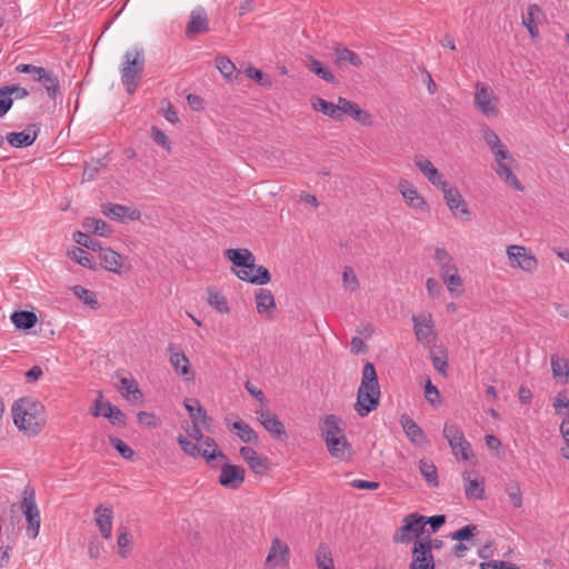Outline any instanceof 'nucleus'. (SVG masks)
<instances>
[{
  "label": "nucleus",
  "mask_w": 569,
  "mask_h": 569,
  "mask_svg": "<svg viewBox=\"0 0 569 569\" xmlns=\"http://www.w3.org/2000/svg\"><path fill=\"white\" fill-rule=\"evenodd\" d=\"M11 411L16 427L29 437L37 436L46 425L44 407L33 398L18 399Z\"/></svg>",
  "instance_id": "obj_1"
},
{
  "label": "nucleus",
  "mask_w": 569,
  "mask_h": 569,
  "mask_svg": "<svg viewBox=\"0 0 569 569\" xmlns=\"http://www.w3.org/2000/svg\"><path fill=\"white\" fill-rule=\"evenodd\" d=\"M379 400L380 387L376 368L371 362H367L362 369V378L357 392L355 410L360 417H366L378 408Z\"/></svg>",
  "instance_id": "obj_2"
},
{
  "label": "nucleus",
  "mask_w": 569,
  "mask_h": 569,
  "mask_svg": "<svg viewBox=\"0 0 569 569\" xmlns=\"http://www.w3.org/2000/svg\"><path fill=\"white\" fill-rule=\"evenodd\" d=\"M144 64L146 57L142 48H134L124 52L120 74L122 84L129 94L136 92L144 71Z\"/></svg>",
  "instance_id": "obj_3"
},
{
  "label": "nucleus",
  "mask_w": 569,
  "mask_h": 569,
  "mask_svg": "<svg viewBox=\"0 0 569 569\" xmlns=\"http://www.w3.org/2000/svg\"><path fill=\"white\" fill-rule=\"evenodd\" d=\"M177 441L181 448V450L192 458L202 457L207 461H211L216 458H221L227 460V456L218 450V445L214 439L207 437L202 441H199L200 445L192 442L186 436L179 435Z\"/></svg>",
  "instance_id": "obj_4"
},
{
  "label": "nucleus",
  "mask_w": 569,
  "mask_h": 569,
  "mask_svg": "<svg viewBox=\"0 0 569 569\" xmlns=\"http://www.w3.org/2000/svg\"><path fill=\"white\" fill-rule=\"evenodd\" d=\"M20 510L26 517L27 536L31 539H36L40 531L41 517L40 511L36 501L34 489L27 486L22 491V499L20 501Z\"/></svg>",
  "instance_id": "obj_5"
},
{
  "label": "nucleus",
  "mask_w": 569,
  "mask_h": 569,
  "mask_svg": "<svg viewBox=\"0 0 569 569\" xmlns=\"http://www.w3.org/2000/svg\"><path fill=\"white\" fill-rule=\"evenodd\" d=\"M443 437L447 439L452 453L462 460H469L472 456V449L469 441L466 439L459 426L446 422L443 426Z\"/></svg>",
  "instance_id": "obj_6"
},
{
  "label": "nucleus",
  "mask_w": 569,
  "mask_h": 569,
  "mask_svg": "<svg viewBox=\"0 0 569 569\" xmlns=\"http://www.w3.org/2000/svg\"><path fill=\"white\" fill-rule=\"evenodd\" d=\"M426 526V517L418 513H410L402 520V525L398 528L393 535V542L396 543H409L415 538H419Z\"/></svg>",
  "instance_id": "obj_7"
},
{
  "label": "nucleus",
  "mask_w": 569,
  "mask_h": 569,
  "mask_svg": "<svg viewBox=\"0 0 569 569\" xmlns=\"http://www.w3.org/2000/svg\"><path fill=\"white\" fill-rule=\"evenodd\" d=\"M475 106L486 117H497L499 114L498 98L493 90L486 83L478 82L473 97Z\"/></svg>",
  "instance_id": "obj_8"
},
{
  "label": "nucleus",
  "mask_w": 569,
  "mask_h": 569,
  "mask_svg": "<svg viewBox=\"0 0 569 569\" xmlns=\"http://www.w3.org/2000/svg\"><path fill=\"white\" fill-rule=\"evenodd\" d=\"M507 256L510 260V266L513 268H519L529 273H532L538 269L537 258L528 252L522 246H509L507 248Z\"/></svg>",
  "instance_id": "obj_9"
},
{
  "label": "nucleus",
  "mask_w": 569,
  "mask_h": 569,
  "mask_svg": "<svg viewBox=\"0 0 569 569\" xmlns=\"http://www.w3.org/2000/svg\"><path fill=\"white\" fill-rule=\"evenodd\" d=\"M398 189L407 206L422 213L429 212L430 208L427 200L411 182L402 179L399 181Z\"/></svg>",
  "instance_id": "obj_10"
},
{
  "label": "nucleus",
  "mask_w": 569,
  "mask_h": 569,
  "mask_svg": "<svg viewBox=\"0 0 569 569\" xmlns=\"http://www.w3.org/2000/svg\"><path fill=\"white\" fill-rule=\"evenodd\" d=\"M289 558V546L281 539L274 538L271 541V546L264 561V567L267 569H274L278 566H288Z\"/></svg>",
  "instance_id": "obj_11"
},
{
  "label": "nucleus",
  "mask_w": 569,
  "mask_h": 569,
  "mask_svg": "<svg viewBox=\"0 0 569 569\" xmlns=\"http://www.w3.org/2000/svg\"><path fill=\"white\" fill-rule=\"evenodd\" d=\"M412 322L415 336L419 342L429 345L435 341L437 333L430 313L413 316Z\"/></svg>",
  "instance_id": "obj_12"
},
{
  "label": "nucleus",
  "mask_w": 569,
  "mask_h": 569,
  "mask_svg": "<svg viewBox=\"0 0 569 569\" xmlns=\"http://www.w3.org/2000/svg\"><path fill=\"white\" fill-rule=\"evenodd\" d=\"M100 260L106 270L116 274H122L130 270V266L127 263L128 258L110 248H103L100 251Z\"/></svg>",
  "instance_id": "obj_13"
},
{
  "label": "nucleus",
  "mask_w": 569,
  "mask_h": 569,
  "mask_svg": "<svg viewBox=\"0 0 569 569\" xmlns=\"http://www.w3.org/2000/svg\"><path fill=\"white\" fill-rule=\"evenodd\" d=\"M443 192V198L449 210L453 216H467L469 217L470 212L467 206V202L463 200L459 190L456 187H450L447 182L445 186L440 188Z\"/></svg>",
  "instance_id": "obj_14"
},
{
  "label": "nucleus",
  "mask_w": 569,
  "mask_h": 569,
  "mask_svg": "<svg viewBox=\"0 0 569 569\" xmlns=\"http://www.w3.org/2000/svg\"><path fill=\"white\" fill-rule=\"evenodd\" d=\"M246 471L242 467L224 463L219 476V483L228 489H238L244 481Z\"/></svg>",
  "instance_id": "obj_15"
},
{
  "label": "nucleus",
  "mask_w": 569,
  "mask_h": 569,
  "mask_svg": "<svg viewBox=\"0 0 569 569\" xmlns=\"http://www.w3.org/2000/svg\"><path fill=\"white\" fill-rule=\"evenodd\" d=\"M333 63L337 68L343 69L347 66H351L355 68H361L363 61L361 57L352 51L351 49L342 46L341 43H336L333 46Z\"/></svg>",
  "instance_id": "obj_16"
},
{
  "label": "nucleus",
  "mask_w": 569,
  "mask_h": 569,
  "mask_svg": "<svg viewBox=\"0 0 569 569\" xmlns=\"http://www.w3.org/2000/svg\"><path fill=\"white\" fill-rule=\"evenodd\" d=\"M257 420L263 426V428L276 438H282L286 436V428L280 419L268 409L256 410Z\"/></svg>",
  "instance_id": "obj_17"
},
{
  "label": "nucleus",
  "mask_w": 569,
  "mask_h": 569,
  "mask_svg": "<svg viewBox=\"0 0 569 569\" xmlns=\"http://www.w3.org/2000/svg\"><path fill=\"white\" fill-rule=\"evenodd\" d=\"M236 276L242 280L254 284H267L271 280L269 270L263 266L243 267L234 271Z\"/></svg>",
  "instance_id": "obj_18"
},
{
  "label": "nucleus",
  "mask_w": 569,
  "mask_h": 569,
  "mask_svg": "<svg viewBox=\"0 0 569 569\" xmlns=\"http://www.w3.org/2000/svg\"><path fill=\"white\" fill-rule=\"evenodd\" d=\"M552 379L556 383L566 386L569 383V359L565 355L555 352L550 356Z\"/></svg>",
  "instance_id": "obj_19"
},
{
  "label": "nucleus",
  "mask_w": 569,
  "mask_h": 569,
  "mask_svg": "<svg viewBox=\"0 0 569 569\" xmlns=\"http://www.w3.org/2000/svg\"><path fill=\"white\" fill-rule=\"evenodd\" d=\"M409 569H435V559L427 545L415 541Z\"/></svg>",
  "instance_id": "obj_20"
},
{
  "label": "nucleus",
  "mask_w": 569,
  "mask_h": 569,
  "mask_svg": "<svg viewBox=\"0 0 569 569\" xmlns=\"http://www.w3.org/2000/svg\"><path fill=\"white\" fill-rule=\"evenodd\" d=\"M168 350L170 352L169 360L174 369V372L178 376L187 377L188 380L192 379L193 373L191 371L190 361L187 358L186 353L173 345H169Z\"/></svg>",
  "instance_id": "obj_21"
},
{
  "label": "nucleus",
  "mask_w": 569,
  "mask_h": 569,
  "mask_svg": "<svg viewBox=\"0 0 569 569\" xmlns=\"http://www.w3.org/2000/svg\"><path fill=\"white\" fill-rule=\"evenodd\" d=\"M413 161L416 167L422 172V174L432 186L439 189L445 186L447 181L443 179L442 173L439 172V170L430 160L423 156H416Z\"/></svg>",
  "instance_id": "obj_22"
},
{
  "label": "nucleus",
  "mask_w": 569,
  "mask_h": 569,
  "mask_svg": "<svg viewBox=\"0 0 569 569\" xmlns=\"http://www.w3.org/2000/svg\"><path fill=\"white\" fill-rule=\"evenodd\" d=\"M101 399L102 393L100 392L99 398L96 400L94 406L91 409V415L93 417L103 416L108 418L110 422L113 425L123 423L124 415L122 413V411L119 408L112 406L110 402L103 403Z\"/></svg>",
  "instance_id": "obj_23"
},
{
  "label": "nucleus",
  "mask_w": 569,
  "mask_h": 569,
  "mask_svg": "<svg viewBox=\"0 0 569 569\" xmlns=\"http://www.w3.org/2000/svg\"><path fill=\"white\" fill-rule=\"evenodd\" d=\"M102 213L112 220L123 222L127 218L130 221L140 219V211L137 209H130L122 204L107 203L102 206Z\"/></svg>",
  "instance_id": "obj_24"
},
{
  "label": "nucleus",
  "mask_w": 569,
  "mask_h": 569,
  "mask_svg": "<svg viewBox=\"0 0 569 569\" xmlns=\"http://www.w3.org/2000/svg\"><path fill=\"white\" fill-rule=\"evenodd\" d=\"M208 31L209 21L206 10L203 8L192 10L186 29L187 37L193 38L197 33H204Z\"/></svg>",
  "instance_id": "obj_25"
},
{
  "label": "nucleus",
  "mask_w": 569,
  "mask_h": 569,
  "mask_svg": "<svg viewBox=\"0 0 569 569\" xmlns=\"http://www.w3.org/2000/svg\"><path fill=\"white\" fill-rule=\"evenodd\" d=\"M112 520H113V509L111 507H106L103 505H99L94 509V521L101 536L104 539H110L112 533Z\"/></svg>",
  "instance_id": "obj_26"
},
{
  "label": "nucleus",
  "mask_w": 569,
  "mask_h": 569,
  "mask_svg": "<svg viewBox=\"0 0 569 569\" xmlns=\"http://www.w3.org/2000/svg\"><path fill=\"white\" fill-rule=\"evenodd\" d=\"M319 429L325 442L345 436L342 421L335 415H328L319 422Z\"/></svg>",
  "instance_id": "obj_27"
},
{
  "label": "nucleus",
  "mask_w": 569,
  "mask_h": 569,
  "mask_svg": "<svg viewBox=\"0 0 569 569\" xmlns=\"http://www.w3.org/2000/svg\"><path fill=\"white\" fill-rule=\"evenodd\" d=\"M256 307L257 312L267 318H272V311L276 309L274 297L270 290L260 288L256 292Z\"/></svg>",
  "instance_id": "obj_28"
},
{
  "label": "nucleus",
  "mask_w": 569,
  "mask_h": 569,
  "mask_svg": "<svg viewBox=\"0 0 569 569\" xmlns=\"http://www.w3.org/2000/svg\"><path fill=\"white\" fill-rule=\"evenodd\" d=\"M239 452L254 473L263 475L268 470L267 458L260 457L254 449L241 447Z\"/></svg>",
  "instance_id": "obj_29"
},
{
  "label": "nucleus",
  "mask_w": 569,
  "mask_h": 569,
  "mask_svg": "<svg viewBox=\"0 0 569 569\" xmlns=\"http://www.w3.org/2000/svg\"><path fill=\"white\" fill-rule=\"evenodd\" d=\"M465 482V495L469 500H483L486 499L485 481L483 479H472L469 471L462 473Z\"/></svg>",
  "instance_id": "obj_30"
},
{
  "label": "nucleus",
  "mask_w": 569,
  "mask_h": 569,
  "mask_svg": "<svg viewBox=\"0 0 569 569\" xmlns=\"http://www.w3.org/2000/svg\"><path fill=\"white\" fill-rule=\"evenodd\" d=\"M517 163H500L493 167L495 172L498 177L509 187L517 191H523L525 187L518 177L513 173V168Z\"/></svg>",
  "instance_id": "obj_31"
},
{
  "label": "nucleus",
  "mask_w": 569,
  "mask_h": 569,
  "mask_svg": "<svg viewBox=\"0 0 569 569\" xmlns=\"http://www.w3.org/2000/svg\"><path fill=\"white\" fill-rule=\"evenodd\" d=\"M330 455L339 460H348L352 455V448L346 436L326 441Z\"/></svg>",
  "instance_id": "obj_32"
},
{
  "label": "nucleus",
  "mask_w": 569,
  "mask_h": 569,
  "mask_svg": "<svg viewBox=\"0 0 569 569\" xmlns=\"http://www.w3.org/2000/svg\"><path fill=\"white\" fill-rule=\"evenodd\" d=\"M31 129H33L32 132H9L6 139L8 143L14 148L29 147L36 141L39 132V128L36 124H31L29 131Z\"/></svg>",
  "instance_id": "obj_33"
},
{
  "label": "nucleus",
  "mask_w": 569,
  "mask_h": 569,
  "mask_svg": "<svg viewBox=\"0 0 569 569\" xmlns=\"http://www.w3.org/2000/svg\"><path fill=\"white\" fill-rule=\"evenodd\" d=\"M400 422L410 442L418 446L427 442L423 430L409 416H402Z\"/></svg>",
  "instance_id": "obj_34"
},
{
  "label": "nucleus",
  "mask_w": 569,
  "mask_h": 569,
  "mask_svg": "<svg viewBox=\"0 0 569 569\" xmlns=\"http://www.w3.org/2000/svg\"><path fill=\"white\" fill-rule=\"evenodd\" d=\"M435 261L439 267L440 278L458 272V268L452 256L443 248H436Z\"/></svg>",
  "instance_id": "obj_35"
},
{
  "label": "nucleus",
  "mask_w": 569,
  "mask_h": 569,
  "mask_svg": "<svg viewBox=\"0 0 569 569\" xmlns=\"http://www.w3.org/2000/svg\"><path fill=\"white\" fill-rule=\"evenodd\" d=\"M224 256L238 268L253 267L254 256L248 249H227Z\"/></svg>",
  "instance_id": "obj_36"
},
{
  "label": "nucleus",
  "mask_w": 569,
  "mask_h": 569,
  "mask_svg": "<svg viewBox=\"0 0 569 569\" xmlns=\"http://www.w3.org/2000/svg\"><path fill=\"white\" fill-rule=\"evenodd\" d=\"M40 78H37V82H40L47 91L49 98L56 100L60 94V83L57 74L48 69L41 71Z\"/></svg>",
  "instance_id": "obj_37"
},
{
  "label": "nucleus",
  "mask_w": 569,
  "mask_h": 569,
  "mask_svg": "<svg viewBox=\"0 0 569 569\" xmlns=\"http://www.w3.org/2000/svg\"><path fill=\"white\" fill-rule=\"evenodd\" d=\"M310 104L315 111L321 112L325 116L339 121L338 102L333 103L318 96H313L310 99Z\"/></svg>",
  "instance_id": "obj_38"
},
{
  "label": "nucleus",
  "mask_w": 569,
  "mask_h": 569,
  "mask_svg": "<svg viewBox=\"0 0 569 569\" xmlns=\"http://www.w3.org/2000/svg\"><path fill=\"white\" fill-rule=\"evenodd\" d=\"M187 411L190 417L191 423L189 421L182 422L181 427L187 432L188 437L196 440L197 442L202 441L207 437L203 436L201 431V423H199V419L194 415V410L187 406Z\"/></svg>",
  "instance_id": "obj_39"
},
{
  "label": "nucleus",
  "mask_w": 569,
  "mask_h": 569,
  "mask_svg": "<svg viewBox=\"0 0 569 569\" xmlns=\"http://www.w3.org/2000/svg\"><path fill=\"white\" fill-rule=\"evenodd\" d=\"M542 16L543 12L538 4H530L527 16L522 18V23L526 26L532 38H536L539 33L537 22Z\"/></svg>",
  "instance_id": "obj_40"
},
{
  "label": "nucleus",
  "mask_w": 569,
  "mask_h": 569,
  "mask_svg": "<svg viewBox=\"0 0 569 569\" xmlns=\"http://www.w3.org/2000/svg\"><path fill=\"white\" fill-rule=\"evenodd\" d=\"M232 431L246 443H257L258 435L257 432L244 421L239 420L232 423L230 427Z\"/></svg>",
  "instance_id": "obj_41"
},
{
  "label": "nucleus",
  "mask_w": 569,
  "mask_h": 569,
  "mask_svg": "<svg viewBox=\"0 0 569 569\" xmlns=\"http://www.w3.org/2000/svg\"><path fill=\"white\" fill-rule=\"evenodd\" d=\"M120 391L128 401L137 402L142 398V393L138 388V383L133 379L121 378Z\"/></svg>",
  "instance_id": "obj_42"
},
{
  "label": "nucleus",
  "mask_w": 569,
  "mask_h": 569,
  "mask_svg": "<svg viewBox=\"0 0 569 569\" xmlns=\"http://www.w3.org/2000/svg\"><path fill=\"white\" fill-rule=\"evenodd\" d=\"M307 59L309 62L307 67L311 72H313L315 74H317L319 78H321L322 80H325L327 82H330V83L336 82L335 74L328 68L323 67L321 61L313 58L312 56H308Z\"/></svg>",
  "instance_id": "obj_43"
},
{
  "label": "nucleus",
  "mask_w": 569,
  "mask_h": 569,
  "mask_svg": "<svg viewBox=\"0 0 569 569\" xmlns=\"http://www.w3.org/2000/svg\"><path fill=\"white\" fill-rule=\"evenodd\" d=\"M37 320V316L32 311H16L11 316V321L18 329H31Z\"/></svg>",
  "instance_id": "obj_44"
},
{
  "label": "nucleus",
  "mask_w": 569,
  "mask_h": 569,
  "mask_svg": "<svg viewBox=\"0 0 569 569\" xmlns=\"http://www.w3.org/2000/svg\"><path fill=\"white\" fill-rule=\"evenodd\" d=\"M316 562L319 569H335L331 549L328 545H319L316 551Z\"/></svg>",
  "instance_id": "obj_45"
},
{
  "label": "nucleus",
  "mask_w": 569,
  "mask_h": 569,
  "mask_svg": "<svg viewBox=\"0 0 569 569\" xmlns=\"http://www.w3.org/2000/svg\"><path fill=\"white\" fill-rule=\"evenodd\" d=\"M419 470L422 477L430 486L438 487V470L433 462H431L430 460L421 459L419 461Z\"/></svg>",
  "instance_id": "obj_46"
},
{
  "label": "nucleus",
  "mask_w": 569,
  "mask_h": 569,
  "mask_svg": "<svg viewBox=\"0 0 569 569\" xmlns=\"http://www.w3.org/2000/svg\"><path fill=\"white\" fill-rule=\"evenodd\" d=\"M192 408L194 410L196 417L199 419V423L206 429L210 430L212 425V418L207 415V411L202 408L200 402L197 399H188L184 401V408Z\"/></svg>",
  "instance_id": "obj_47"
},
{
  "label": "nucleus",
  "mask_w": 569,
  "mask_h": 569,
  "mask_svg": "<svg viewBox=\"0 0 569 569\" xmlns=\"http://www.w3.org/2000/svg\"><path fill=\"white\" fill-rule=\"evenodd\" d=\"M119 531L120 533L117 540L118 555L122 558H127L131 553L132 539L126 527H121Z\"/></svg>",
  "instance_id": "obj_48"
},
{
  "label": "nucleus",
  "mask_w": 569,
  "mask_h": 569,
  "mask_svg": "<svg viewBox=\"0 0 569 569\" xmlns=\"http://www.w3.org/2000/svg\"><path fill=\"white\" fill-rule=\"evenodd\" d=\"M83 228L98 236H107L111 232L110 226L106 221L96 218H87Z\"/></svg>",
  "instance_id": "obj_49"
},
{
  "label": "nucleus",
  "mask_w": 569,
  "mask_h": 569,
  "mask_svg": "<svg viewBox=\"0 0 569 569\" xmlns=\"http://www.w3.org/2000/svg\"><path fill=\"white\" fill-rule=\"evenodd\" d=\"M216 66L224 79L231 81L236 74L234 63L227 57H218L216 59Z\"/></svg>",
  "instance_id": "obj_50"
},
{
  "label": "nucleus",
  "mask_w": 569,
  "mask_h": 569,
  "mask_svg": "<svg viewBox=\"0 0 569 569\" xmlns=\"http://www.w3.org/2000/svg\"><path fill=\"white\" fill-rule=\"evenodd\" d=\"M342 284H343L345 290L349 291V292H356L360 287V283L355 273V270L349 266L343 268Z\"/></svg>",
  "instance_id": "obj_51"
},
{
  "label": "nucleus",
  "mask_w": 569,
  "mask_h": 569,
  "mask_svg": "<svg viewBox=\"0 0 569 569\" xmlns=\"http://www.w3.org/2000/svg\"><path fill=\"white\" fill-rule=\"evenodd\" d=\"M72 291L76 297L82 300L86 305L90 306L92 309L99 308V302L93 291H90L81 286H74Z\"/></svg>",
  "instance_id": "obj_52"
},
{
  "label": "nucleus",
  "mask_w": 569,
  "mask_h": 569,
  "mask_svg": "<svg viewBox=\"0 0 569 569\" xmlns=\"http://www.w3.org/2000/svg\"><path fill=\"white\" fill-rule=\"evenodd\" d=\"M208 302L210 306H212L217 311L221 313H228L230 311L224 296L218 291L211 289L209 290Z\"/></svg>",
  "instance_id": "obj_53"
},
{
  "label": "nucleus",
  "mask_w": 569,
  "mask_h": 569,
  "mask_svg": "<svg viewBox=\"0 0 569 569\" xmlns=\"http://www.w3.org/2000/svg\"><path fill=\"white\" fill-rule=\"evenodd\" d=\"M74 240L80 246L92 251H100L103 249L98 240L92 239L88 233L78 231L74 233Z\"/></svg>",
  "instance_id": "obj_54"
},
{
  "label": "nucleus",
  "mask_w": 569,
  "mask_h": 569,
  "mask_svg": "<svg viewBox=\"0 0 569 569\" xmlns=\"http://www.w3.org/2000/svg\"><path fill=\"white\" fill-rule=\"evenodd\" d=\"M481 131H482V138H483L486 144L491 150V152L497 150L498 148H502V146H505L501 142L498 134L488 126H485Z\"/></svg>",
  "instance_id": "obj_55"
},
{
  "label": "nucleus",
  "mask_w": 569,
  "mask_h": 569,
  "mask_svg": "<svg viewBox=\"0 0 569 569\" xmlns=\"http://www.w3.org/2000/svg\"><path fill=\"white\" fill-rule=\"evenodd\" d=\"M69 257L78 262L79 264H81L82 267H86V268H89V269H93V266H92V257L90 253H88L86 250L81 249V248H74L73 250H71L69 252Z\"/></svg>",
  "instance_id": "obj_56"
},
{
  "label": "nucleus",
  "mask_w": 569,
  "mask_h": 569,
  "mask_svg": "<svg viewBox=\"0 0 569 569\" xmlns=\"http://www.w3.org/2000/svg\"><path fill=\"white\" fill-rule=\"evenodd\" d=\"M506 492L515 508H520L522 506V493L518 482L508 485L506 487Z\"/></svg>",
  "instance_id": "obj_57"
},
{
  "label": "nucleus",
  "mask_w": 569,
  "mask_h": 569,
  "mask_svg": "<svg viewBox=\"0 0 569 569\" xmlns=\"http://www.w3.org/2000/svg\"><path fill=\"white\" fill-rule=\"evenodd\" d=\"M151 137H152L153 141L158 146L162 147L167 152L172 151V147H171V142H170L169 138L158 127L153 126L151 128Z\"/></svg>",
  "instance_id": "obj_58"
},
{
  "label": "nucleus",
  "mask_w": 569,
  "mask_h": 569,
  "mask_svg": "<svg viewBox=\"0 0 569 569\" xmlns=\"http://www.w3.org/2000/svg\"><path fill=\"white\" fill-rule=\"evenodd\" d=\"M358 107H359L358 103L350 101L343 97H339L338 98L339 121L342 120L343 114H348V116L352 117Z\"/></svg>",
  "instance_id": "obj_59"
},
{
  "label": "nucleus",
  "mask_w": 569,
  "mask_h": 569,
  "mask_svg": "<svg viewBox=\"0 0 569 569\" xmlns=\"http://www.w3.org/2000/svg\"><path fill=\"white\" fill-rule=\"evenodd\" d=\"M9 94L13 99H24L29 96V91L20 86L0 87V96Z\"/></svg>",
  "instance_id": "obj_60"
},
{
  "label": "nucleus",
  "mask_w": 569,
  "mask_h": 569,
  "mask_svg": "<svg viewBox=\"0 0 569 569\" xmlns=\"http://www.w3.org/2000/svg\"><path fill=\"white\" fill-rule=\"evenodd\" d=\"M477 531L478 528L476 525H467L451 533L450 537L452 540L468 541L471 537H473L477 533Z\"/></svg>",
  "instance_id": "obj_61"
},
{
  "label": "nucleus",
  "mask_w": 569,
  "mask_h": 569,
  "mask_svg": "<svg viewBox=\"0 0 569 569\" xmlns=\"http://www.w3.org/2000/svg\"><path fill=\"white\" fill-rule=\"evenodd\" d=\"M110 443L112 447L126 459H132L134 456V451L126 445L121 439L117 437H110L109 438Z\"/></svg>",
  "instance_id": "obj_62"
},
{
  "label": "nucleus",
  "mask_w": 569,
  "mask_h": 569,
  "mask_svg": "<svg viewBox=\"0 0 569 569\" xmlns=\"http://www.w3.org/2000/svg\"><path fill=\"white\" fill-rule=\"evenodd\" d=\"M450 293H456L458 289L462 288L463 281L459 276V271L447 277L441 278Z\"/></svg>",
  "instance_id": "obj_63"
},
{
  "label": "nucleus",
  "mask_w": 569,
  "mask_h": 569,
  "mask_svg": "<svg viewBox=\"0 0 569 569\" xmlns=\"http://www.w3.org/2000/svg\"><path fill=\"white\" fill-rule=\"evenodd\" d=\"M481 569H519L515 563L503 560H491L480 563Z\"/></svg>",
  "instance_id": "obj_64"
}]
</instances>
